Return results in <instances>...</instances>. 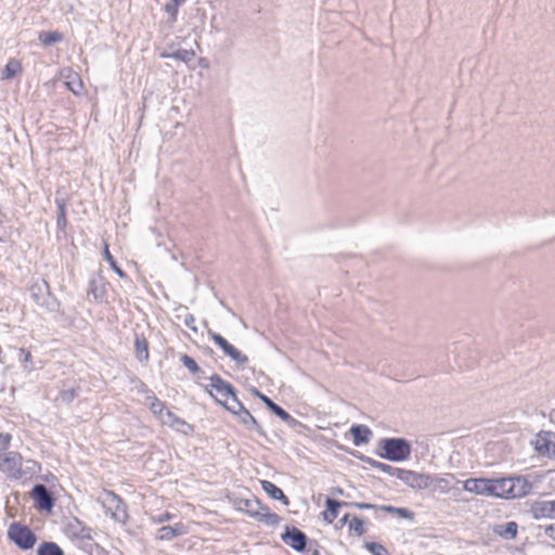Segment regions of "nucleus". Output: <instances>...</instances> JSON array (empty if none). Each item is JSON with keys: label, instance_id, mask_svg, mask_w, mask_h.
I'll return each instance as SVG.
<instances>
[{"label": "nucleus", "instance_id": "nucleus-1", "mask_svg": "<svg viewBox=\"0 0 555 555\" xmlns=\"http://www.w3.org/2000/svg\"><path fill=\"white\" fill-rule=\"evenodd\" d=\"M489 496L500 499H517L528 495L532 485L525 477L515 478H489Z\"/></svg>", "mask_w": 555, "mask_h": 555}, {"label": "nucleus", "instance_id": "nucleus-2", "mask_svg": "<svg viewBox=\"0 0 555 555\" xmlns=\"http://www.w3.org/2000/svg\"><path fill=\"white\" fill-rule=\"evenodd\" d=\"M382 457L392 462H402L410 457L411 444L403 438H386L380 441Z\"/></svg>", "mask_w": 555, "mask_h": 555}, {"label": "nucleus", "instance_id": "nucleus-3", "mask_svg": "<svg viewBox=\"0 0 555 555\" xmlns=\"http://www.w3.org/2000/svg\"><path fill=\"white\" fill-rule=\"evenodd\" d=\"M9 539L23 550L31 548L37 538L26 526L21 524H12L8 530Z\"/></svg>", "mask_w": 555, "mask_h": 555}, {"label": "nucleus", "instance_id": "nucleus-4", "mask_svg": "<svg viewBox=\"0 0 555 555\" xmlns=\"http://www.w3.org/2000/svg\"><path fill=\"white\" fill-rule=\"evenodd\" d=\"M106 513L111 511V517L118 522H125L127 519L126 506L122 500L112 491H105L101 499Z\"/></svg>", "mask_w": 555, "mask_h": 555}, {"label": "nucleus", "instance_id": "nucleus-5", "mask_svg": "<svg viewBox=\"0 0 555 555\" xmlns=\"http://www.w3.org/2000/svg\"><path fill=\"white\" fill-rule=\"evenodd\" d=\"M0 470L11 478L20 479L23 475L22 456L15 452L0 454Z\"/></svg>", "mask_w": 555, "mask_h": 555}, {"label": "nucleus", "instance_id": "nucleus-6", "mask_svg": "<svg viewBox=\"0 0 555 555\" xmlns=\"http://www.w3.org/2000/svg\"><path fill=\"white\" fill-rule=\"evenodd\" d=\"M208 334L225 356L231 358L240 365H245L247 363L248 358L234 346H232L224 337L211 331H209Z\"/></svg>", "mask_w": 555, "mask_h": 555}, {"label": "nucleus", "instance_id": "nucleus-7", "mask_svg": "<svg viewBox=\"0 0 555 555\" xmlns=\"http://www.w3.org/2000/svg\"><path fill=\"white\" fill-rule=\"evenodd\" d=\"M453 479L454 476L451 474H447L444 476L428 474L426 490H429L433 493L447 494L451 490Z\"/></svg>", "mask_w": 555, "mask_h": 555}, {"label": "nucleus", "instance_id": "nucleus-8", "mask_svg": "<svg viewBox=\"0 0 555 555\" xmlns=\"http://www.w3.org/2000/svg\"><path fill=\"white\" fill-rule=\"evenodd\" d=\"M398 479L414 490H426L428 474L401 468V472H398Z\"/></svg>", "mask_w": 555, "mask_h": 555}, {"label": "nucleus", "instance_id": "nucleus-9", "mask_svg": "<svg viewBox=\"0 0 555 555\" xmlns=\"http://www.w3.org/2000/svg\"><path fill=\"white\" fill-rule=\"evenodd\" d=\"M282 541L296 551H302L306 547L307 537L297 528L286 527L285 533L282 534Z\"/></svg>", "mask_w": 555, "mask_h": 555}, {"label": "nucleus", "instance_id": "nucleus-10", "mask_svg": "<svg viewBox=\"0 0 555 555\" xmlns=\"http://www.w3.org/2000/svg\"><path fill=\"white\" fill-rule=\"evenodd\" d=\"M462 486L466 492L489 496V478H469L464 480Z\"/></svg>", "mask_w": 555, "mask_h": 555}, {"label": "nucleus", "instance_id": "nucleus-11", "mask_svg": "<svg viewBox=\"0 0 555 555\" xmlns=\"http://www.w3.org/2000/svg\"><path fill=\"white\" fill-rule=\"evenodd\" d=\"M160 422L164 425H167L175 429L176 431L182 433L184 435H190L193 431V428L190 424H188L182 418L178 417L170 410L163 414Z\"/></svg>", "mask_w": 555, "mask_h": 555}, {"label": "nucleus", "instance_id": "nucleus-12", "mask_svg": "<svg viewBox=\"0 0 555 555\" xmlns=\"http://www.w3.org/2000/svg\"><path fill=\"white\" fill-rule=\"evenodd\" d=\"M31 494L39 508L51 511L53 506V499L46 486L36 485Z\"/></svg>", "mask_w": 555, "mask_h": 555}, {"label": "nucleus", "instance_id": "nucleus-13", "mask_svg": "<svg viewBox=\"0 0 555 555\" xmlns=\"http://www.w3.org/2000/svg\"><path fill=\"white\" fill-rule=\"evenodd\" d=\"M188 533V528L182 522H177L173 526H163L157 531V539L162 541H170L177 537Z\"/></svg>", "mask_w": 555, "mask_h": 555}, {"label": "nucleus", "instance_id": "nucleus-14", "mask_svg": "<svg viewBox=\"0 0 555 555\" xmlns=\"http://www.w3.org/2000/svg\"><path fill=\"white\" fill-rule=\"evenodd\" d=\"M61 77L64 79L65 86L76 95L80 94L83 89V83L80 76L72 70L70 68H65L61 72Z\"/></svg>", "mask_w": 555, "mask_h": 555}, {"label": "nucleus", "instance_id": "nucleus-15", "mask_svg": "<svg viewBox=\"0 0 555 555\" xmlns=\"http://www.w3.org/2000/svg\"><path fill=\"white\" fill-rule=\"evenodd\" d=\"M533 518H555V501L535 502L531 506Z\"/></svg>", "mask_w": 555, "mask_h": 555}, {"label": "nucleus", "instance_id": "nucleus-16", "mask_svg": "<svg viewBox=\"0 0 555 555\" xmlns=\"http://www.w3.org/2000/svg\"><path fill=\"white\" fill-rule=\"evenodd\" d=\"M68 534L80 541H90L92 540V530L86 526H83L79 520L74 519L67 526Z\"/></svg>", "mask_w": 555, "mask_h": 555}, {"label": "nucleus", "instance_id": "nucleus-17", "mask_svg": "<svg viewBox=\"0 0 555 555\" xmlns=\"http://www.w3.org/2000/svg\"><path fill=\"white\" fill-rule=\"evenodd\" d=\"M209 386L224 400L235 392L233 386L222 379L219 375H212L210 377Z\"/></svg>", "mask_w": 555, "mask_h": 555}, {"label": "nucleus", "instance_id": "nucleus-18", "mask_svg": "<svg viewBox=\"0 0 555 555\" xmlns=\"http://www.w3.org/2000/svg\"><path fill=\"white\" fill-rule=\"evenodd\" d=\"M106 294V283L100 275L93 276L89 281L88 296H92L94 300H101Z\"/></svg>", "mask_w": 555, "mask_h": 555}, {"label": "nucleus", "instance_id": "nucleus-19", "mask_svg": "<svg viewBox=\"0 0 555 555\" xmlns=\"http://www.w3.org/2000/svg\"><path fill=\"white\" fill-rule=\"evenodd\" d=\"M236 417L248 430H255L260 436H266L262 427L247 409L241 411Z\"/></svg>", "mask_w": 555, "mask_h": 555}, {"label": "nucleus", "instance_id": "nucleus-20", "mask_svg": "<svg viewBox=\"0 0 555 555\" xmlns=\"http://www.w3.org/2000/svg\"><path fill=\"white\" fill-rule=\"evenodd\" d=\"M350 434L353 438L354 446H361L367 443L372 436L371 429L365 425H352Z\"/></svg>", "mask_w": 555, "mask_h": 555}, {"label": "nucleus", "instance_id": "nucleus-21", "mask_svg": "<svg viewBox=\"0 0 555 555\" xmlns=\"http://www.w3.org/2000/svg\"><path fill=\"white\" fill-rule=\"evenodd\" d=\"M255 393L264 402V404L272 411L276 416H279L284 422H294V418L286 412L284 409L275 404L271 399L261 395L258 390H255Z\"/></svg>", "mask_w": 555, "mask_h": 555}, {"label": "nucleus", "instance_id": "nucleus-22", "mask_svg": "<svg viewBox=\"0 0 555 555\" xmlns=\"http://www.w3.org/2000/svg\"><path fill=\"white\" fill-rule=\"evenodd\" d=\"M262 490L268 493L272 499L281 501L284 505H288L289 501L284 492L274 483L268 480H261Z\"/></svg>", "mask_w": 555, "mask_h": 555}, {"label": "nucleus", "instance_id": "nucleus-23", "mask_svg": "<svg viewBox=\"0 0 555 555\" xmlns=\"http://www.w3.org/2000/svg\"><path fill=\"white\" fill-rule=\"evenodd\" d=\"M236 507L238 511L245 512L250 517L255 518L259 509H261V504L256 499H243L237 502Z\"/></svg>", "mask_w": 555, "mask_h": 555}, {"label": "nucleus", "instance_id": "nucleus-24", "mask_svg": "<svg viewBox=\"0 0 555 555\" xmlns=\"http://www.w3.org/2000/svg\"><path fill=\"white\" fill-rule=\"evenodd\" d=\"M135 358L140 363H146L150 359L149 344L143 336H135L134 341Z\"/></svg>", "mask_w": 555, "mask_h": 555}, {"label": "nucleus", "instance_id": "nucleus-25", "mask_svg": "<svg viewBox=\"0 0 555 555\" xmlns=\"http://www.w3.org/2000/svg\"><path fill=\"white\" fill-rule=\"evenodd\" d=\"M347 504L348 503H346V502H338V501H335L332 499H326V501H325L326 511L323 513L324 519L327 522L332 524L338 516V508L340 506L347 505Z\"/></svg>", "mask_w": 555, "mask_h": 555}, {"label": "nucleus", "instance_id": "nucleus-26", "mask_svg": "<svg viewBox=\"0 0 555 555\" xmlns=\"http://www.w3.org/2000/svg\"><path fill=\"white\" fill-rule=\"evenodd\" d=\"M258 521L263 522L267 526L274 527L280 524L281 517L274 513H271L268 507L261 505L258 515L255 517Z\"/></svg>", "mask_w": 555, "mask_h": 555}, {"label": "nucleus", "instance_id": "nucleus-27", "mask_svg": "<svg viewBox=\"0 0 555 555\" xmlns=\"http://www.w3.org/2000/svg\"><path fill=\"white\" fill-rule=\"evenodd\" d=\"M517 524L515 521H508L503 525H496L493 528V532L504 539H514L517 534Z\"/></svg>", "mask_w": 555, "mask_h": 555}, {"label": "nucleus", "instance_id": "nucleus-28", "mask_svg": "<svg viewBox=\"0 0 555 555\" xmlns=\"http://www.w3.org/2000/svg\"><path fill=\"white\" fill-rule=\"evenodd\" d=\"M216 400L235 416L245 409L243 403L237 400L235 392L232 396H230L227 400Z\"/></svg>", "mask_w": 555, "mask_h": 555}, {"label": "nucleus", "instance_id": "nucleus-29", "mask_svg": "<svg viewBox=\"0 0 555 555\" xmlns=\"http://www.w3.org/2000/svg\"><path fill=\"white\" fill-rule=\"evenodd\" d=\"M160 56L163 59H175V60H179V61H182L184 63H188L190 61H192L195 56V51L194 50H186V49H180L176 52H172V53H162Z\"/></svg>", "mask_w": 555, "mask_h": 555}, {"label": "nucleus", "instance_id": "nucleus-30", "mask_svg": "<svg viewBox=\"0 0 555 555\" xmlns=\"http://www.w3.org/2000/svg\"><path fill=\"white\" fill-rule=\"evenodd\" d=\"M22 70L21 63L17 60H10L4 66L1 79H11Z\"/></svg>", "mask_w": 555, "mask_h": 555}, {"label": "nucleus", "instance_id": "nucleus-31", "mask_svg": "<svg viewBox=\"0 0 555 555\" xmlns=\"http://www.w3.org/2000/svg\"><path fill=\"white\" fill-rule=\"evenodd\" d=\"M37 555H64V552L56 543L43 542L38 547Z\"/></svg>", "mask_w": 555, "mask_h": 555}, {"label": "nucleus", "instance_id": "nucleus-32", "mask_svg": "<svg viewBox=\"0 0 555 555\" xmlns=\"http://www.w3.org/2000/svg\"><path fill=\"white\" fill-rule=\"evenodd\" d=\"M39 40L44 46H51L62 40V35L57 31H42L39 34Z\"/></svg>", "mask_w": 555, "mask_h": 555}, {"label": "nucleus", "instance_id": "nucleus-33", "mask_svg": "<svg viewBox=\"0 0 555 555\" xmlns=\"http://www.w3.org/2000/svg\"><path fill=\"white\" fill-rule=\"evenodd\" d=\"M147 399L151 400V411L158 417L159 421H162L163 414L168 412L169 410L166 408L165 403L159 401L156 397H151Z\"/></svg>", "mask_w": 555, "mask_h": 555}, {"label": "nucleus", "instance_id": "nucleus-34", "mask_svg": "<svg viewBox=\"0 0 555 555\" xmlns=\"http://www.w3.org/2000/svg\"><path fill=\"white\" fill-rule=\"evenodd\" d=\"M533 443H534V449L540 454H547L550 452V447L552 444V442L547 439L546 434L539 435Z\"/></svg>", "mask_w": 555, "mask_h": 555}, {"label": "nucleus", "instance_id": "nucleus-35", "mask_svg": "<svg viewBox=\"0 0 555 555\" xmlns=\"http://www.w3.org/2000/svg\"><path fill=\"white\" fill-rule=\"evenodd\" d=\"M370 464L372 467L378 469L379 472H383V473H386L390 476H393L396 478H398V472H401V468H397V467H392L388 464H385V463H382V462H377V461H374V460H371L370 461Z\"/></svg>", "mask_w": 555, "mask_h": 555}, {"label": "nucleus", "instance_id": "nucleus-36", "mask_svg": "<svg viewBox=\"0 0 555 555\" xmlns=\"http://www.w3.org/2000/svg\"><path fill=\"white\" fill-rule=\"evenodd\" d=\"M103 254H104L105 260L109 263L111 268L118 274V276L121 279L125 278L126 273L117 266L114 257L112 256V254L108 250L107 244L104 245Z\"/></svg>", "mask_w": 555, "mask_h": 555}, {"label": "nucleus", "instance_id": "nucleus-37", "mask_svg": "<svg viewBox=\"0 0 555 555\" xmlns=\"http://www.w3.org/2000/svg\"><path fill=\"white\" fill-rule=\"evenodd\" d=\"M185 0H170L165 5V11L170 15L171 21H176L178 14V8L184 3Z\"/></svg>", "mask_w": 555, "mask_h": 555}, {"label": "nucleus", "instance_id": "nucleus-38", "mask_svg": "<svg viewBox=\"0 0 555 555\" xmlns=\"http://www.w3.org/2000/svg\"><path fill=\"white\" fill-rule=\"evenodd\" d=\"M349 529L357 533V535H362L364 533L363 521L360 518L353 517L349 522Z\"/></svg>", "mask_w": 555, "mask_h": 555}, {"label": "nucleus", "instance_id": "nucleus-39", "mask_svg": "<svg viewBox=\"0 0 555 555\" xmlns=\"http://www.w3.org/2000/svg\"><path fill=\"white\" fill-rule=\"evenodd\" d=\"M181 361H182L183 365L186 369H189L191 372L197 373L199 371L197 363L191 357L184 354V356H182Z\"/></svg>", "mask_w": 555, "mask_h": 555}, {"label": "nucleus", "instance_id": "nucleus-40", "mask_svg": "<svg viewBox=\"0 0 555 555\" xmlns=\"http://www.w3.org/2000/svg\"><path fill=\"white\" fill-rule=\"evenodd\" d=\"M183 323L186 327H189L194 333H197V327L195 326V318L191 313H186L183 319Z\"/></svg>", "mask_w": 555, "mask_h": 555}, {"label": "nucleus", "instance_id": "nucleus-41", "mask_svg": "<svg viewBox=\"0 0 555 555\" xmlns=\"http://www.w3.org/2000/svg\"><path fill=\"white\" fill-rule=\"evenodd\" d=\"M65 224H66L65 205L60 203L59 204L57 225L63 229L65 227Z\"/></svg>", "mask_w": 555, "mask_h": 555}, {"label": "nucleus", "instance_id": "nucleus-42", "mask_svg": "<svg viewBox=\"0 0 555 555\" xmlns=\"http://www.w3.org/2000/svg\"><path fill=\"white\" fill-rule=\"evenodd\" d=\"M173 518V515L168 513V512H165V513H162L157 516H153L152 517V520L153 522L155 524H162V522H165V521H169Z\"/></svg>", "mask_w": 555, "mask_h": 555}, {"label": "nucleus", "instance_id": "nucleus-43", "mask_svg": "<svg viewBox=\"0 0 555 555\" xmlns=\"http://www.w3.org/2000/svg\"><path fill=\"white\" fill-rule=\"evenodd\" d=\"M369 548L375 555H385L387 553L386 548L382 544H379V543H371L369 545Z\"/></svg>", "mask_w": 555, "mask_h": 555}, {"label": "nucleus", "instance_id": "nucleus-44", "mask_svg": "<svg viewBox=\"0 0 555 555\" xmlns=\"http://www.w3.org/2000/svg\"><path fill=\"white\" fill-rule=\"evenodd\" d=\"M396 514L399 515L401 518H404V519H412L413 518V513L410 512L406 508L397 507Z\"/></svg>", "mask_w": 555, "mask_h": 555}, {"label": "nucleus", "instance_id": "nucleus-45", "mask_svg": "<svg viewBox=\"0 0 555 555\" xmlns=\"http://www.w3.org/2000/svg\"><path fill=\"white\" fill-rule=\"evenodd\" d=\"M351 505L356 506L360 509H374L377 508L376 505L370 504V503H352Z\"/></svg>", "mask_w": 555, "mask_h": 555}, {"label": "nucleus", "instance_id": "nucleus-46", "mask_svg": "<svg viewBox=\"0 0 555 555\" xmlns=\"http://www.w3.org/2000/svg\"><path fill=\"white\" fill-rule=\"evenodd\" d=\"M20 354L24 357L25 362H29L31 360V354L28 350L21 348L18 350Z\"/></svg>", "mask_w": 555, "mask_h": 555}, {"label": "nucleus", "instance_id": "nucleus-47", "mask_svg": "<svg viewBox=\"0 0 555 555\" xmlns=\"http://www.w3.org/2000/svg\"><path fill=\"white\" fill-rule=\"evenodd\" d=\"M545 534L555 540V526L545 527Z\"/></svg>", "mask_w": 555, "mask_h": 555}, {"label": "nucleus", "instance_id": "nucleus-48", "mask_svg": "<svg viewBox=\"0 0 555 555\" xmlns=\"http://www.w3.org/2000/svg\"><path fill=\"white\" fill-rule=\"evenodd\" d=\"M380 509L388 512V513L396 514L397 507L390 506V505H384V506H380Z\"/></svg>", "mask_w": 555, "mask_h": 555}, {"label": "nucleus", "instance_id": "nucleus-49", "mask_svg": "<svg viewBox=\"0 0 555 555\" xmlns=\"http://www.w3.org/2000/svg\"><path fill=\"white\" fill-rule=\"evenodd\" d=\"M547 454L555 459V442H552L550 447V452Z\"/></svg>", "mask_w": 555, "mask_h": 555}, {"label": "nucleus", "instance_id": "nucleus-50", "mask_svg": "<svg viewBox=\"0 0 555 555\" xmlns=\"http://www.w3.org/2000/svg\"><path fill=\"white\" fill-rule=\"evenodd\" d=\"M41 286L46 289V291H49V284L44 281H42L41 285H37V286H34L33 289L35 287H38L39 291H41Z\"/></svg>", "mask_w": 555, "mask_h": 555}, {"label": "nucleus", "instance_id": "nucleus-51", "mask_svg": "<svg viewBox=\"0 0 555 555\" xmlns=\"http://www.w3.org/2000/svg\"><path fill=\"white\" fill-rule=\"evenodd\" d=\"M347 519H348V515H345V516L341 518V521H343V522H346V521H347Z\"/></svg>", "mask_w": 555, "mask_h": 555}, {"label": "nucleus", "instance_id": "nucleus-52", "mask_svg": "<svg viewBox=\"0 0 555 555\" xmlns=\"http://www.w3.org/2000/svg\"><path fill=\"white\" fill-rule=\"evenodd\" d=\"M310 555H319L317 552H314L313 554H310Z\"/></svg>", "mask_w": 555, "mask_h": 555}]
</instances>
